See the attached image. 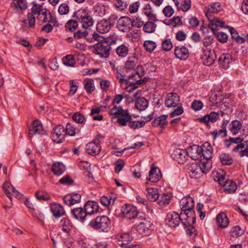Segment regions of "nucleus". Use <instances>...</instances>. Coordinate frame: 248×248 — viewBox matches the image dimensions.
Masks as SVG:
<instances>
[{
  "label": "nucleus",
  "instance_id": "obj_1",
  "mask_svg": "<svg viewBox=\"0 0 248 248\" xmlns=\"http://www.w3.org/2000/svg\"><path fill=\"white\" fill-rule=\"evenodd\" d=\"M109 114L117 118V122L121 126H125L128 122L129 127L135 129L143 127L145 125L144 121H132V116L128 110L124 109L122 107L114 106L109 111Z\"/></svg>",
  "mask_w": 248,
  "mask_h": 248
},
{
  "label": "nucleus",
  "instance_id": "obj_2",
  "mask_svg": "<svg viewBox=\"0 0 248 248\" xmlns=\"http://www.w3.org/2000/svg\"><path fill=\"white\" fill-rule=\"evenodd\" d=\"M193 199L190 196L184 197L180 202V206L183 214L187 215L185 224H192L195 222L196 217L193 208L194 207Z\"/></svg>",
  "mask_w": 248,
  "mask_h": 248
},
{
  "label": "nucleus",
  "instance_id": "obj_3",
  "mask_svg": "<svg viewBox=\"0 0 248 248\" xmlns=\"http://www.w3.org/2000/svg\"><path fill=\"white\" fill-rule=\"evenodd\" d=\"M117 38L115 36H110L105 39L102 43H98L93 46L94 52L100 57L107 58L108 57L111 49L110 45L115 44Z\"/></svg>",
  "mask_w": 248,
  "mask_h": 248
},
{
  "label": "nucleus",
  "instance_id": "obj_4",
  "mask_svg": "<svg viewBox=\"0 0 248 248\" xmlns=\"http://www.w3.org/2000/svg\"><path fill=\"white\" fill-rule=\"evenodd\" d=\"M187 215L182 212L180 214L176 212H170L167 214L165 219L166 223L170 227L176 228L181 224L185 229L191 224H185Z\"/></svg>",
  "mask_w": 248,
  "mask_h": 248
},
{
  "label": "nucleus",
  "instance_id": "obj_5",
  "mask_svg": "<svg viewBox=\"0 0 248 248\" xmlns=\"http://www.w3.org/2000/svg\"><path fill=\"white\" fill-rule=\"evenodd\" d=\"M89 226L99 232H108L111 229V222L106 216H100L91 220Z\"/></svg>",
  "mask_w": 248,
  "mask_h": 248
},
{
  "label": "nucleus",
  "instance_id": "obj_6",
  "mask_svg": "<svg viewBox=\"0 0 248 248\" xmlns=\"http://www.w3.org/2000/svg\"><path fill=\"white\" fill-rule=\"evenodd\" d=\"M73 17H77L78 19L81 20L82 26L84 29H88L92 27L94 21L91 16L85 9H80L75 13Z\"/></svg>",
  "mask_w": 248,
  "mask_h": 248
},
{
  "label": "nucleus",
  "instance_id": "obj_7",
  "mask_svg": "<svg viewBox=\"0 0 248 248\" xmlns=\"http://www.w3.org/2000/svg\"><path fill=\"white\" fill-rule=\"evenodd\" d=\"M135 222L139 223L137 226V230L142 235H147L154 229V225L146 218L145 214Z\"/></svg>",
  "mask_w": 248,
  "mask_h": 248
},
{
  "label": "nucleus",
  "instance_id": "obj_8",
  "mask_svg": "<svg viewBox=\"0 0 248 248\" xmlns=\"http://www.w3.org/2000/svg\"><path fill=\"white\" fill-rule=\"evenodd\" d=\"M121 212L124 217L127 220L134 219V222L142 217L144 214L142 213H138L136 208L130 204H125L123 206Z\"/></svg>",
  "mask_w": 248,
  "mask_h": 248
},
{
  "label": "nucleus",
  "instance_id": "obj_9",
  "mask_svg": "<svg viewBox=\"0 0 248 248\" xmlns=\"http://www.w3.org/2000/svg\"><path fill=\"white\" fill-rule=\"evenodd\" d=\"M45 8H43V6L39 4H37L35 2H33V6L31 8V12L29 13L27 15V19L23 21L25 24L27 22L30 27H34L35 25V18L34 15H39V14L42 12V10H44Z\"/></svg>",
  "mask_w": 248,
  "mask_h": 248
},
{
  "label": "nucleus",
  "instance_id": "obj_10",
  "mask_svg": "<svg viewBox=\"0 0 248 248\" xmlns=\"http://www.w3.org/2000/svg\"><path fill=\"white\" fill-rule=\"evenodd\" d=\"M65 135V128L62 126L59 125L53 129L51 137L53 141L60 143L64 140Z\"/></svg>",
  "mask_w": 248,
  "mask_h": 248
},
{
  "label": "nucleus",
  "instance_id": "obj_11",
  "mask_svg": "<svg viewBox=\"0 0 248 248\" xmlns=\"http://www.w3.org/2000/svg\"><path fill=\"white\" fill-rule=\"evenodd\" d=\"M37 19L40 23L48 22L52 24L53 26H58L57 20L52 16L50 11L46 8L42 10V12L37 16Z\"/></svg>",
  "mask_w": 248,
  "mask_h": 248
},
{
  "label": "nucleus",
  "instance_id": "obj_12",
  "mask_svg": "<svg viewBox=\"0 0 248 248\" xmlns=\"http://www.w3.org/2000/svg\"><path fill=\"white\" fill-rule=\"evenodd\" d=\"M117 17L115 15H112L109 18V21L106 19L101 20L97 24L96 29L100 33H105L108 32L111 28L110 22L112 20L117 19Z\"/></svg>",
  "mask_w": 248,
  "mask_h": 248
},
{
  "label": "nucleus",
  "instance_id": "obj_13",
  "mask_svg": "<svg viewBox=\"0 0 248 248\" xmlns=\"http://www.w3.org/2000/svg\"><path fill=\"white\" fill-rule=\"evenodd\" d=\"M202 59L204 64L207 66L212 65L217 59V56L214 50L203 49Z\"/></svg>",
  "mask_w": 248,
  "mask_h": 248
},
{
  "label": "nucleus",
  "instance_id": "obj_14",
  "mask_svg": "<svg viewBox=\"0 0 248 248\" xmlns=\"http://www.w3.org/2000/svg\"><path fill=\"white\" fill-rule=\"evenodd\" d=\"M117 27L120 31L128 32L132 27V20L127 16L121 17L117 21Z\"/></svg>",
  "mask_w": 248,
  "mask_h": 248
},
{
  "label": "nucleus",
  "instance_id": "obj_15",
  "mask_svg": "<svg viewBox=\"0 0 248 248\" xmlns=\"http://www.w3.org/2000/svg\"><path fill=\"white\" fill-rule=\"evenodd\" d=\"M100 138H101V136L96 138L93 141L89 143L86 145V150L89 154L96 155L100 152L101 150L99 140Z\"/></svg>",
  "mask_w": 248,
  "mask_h": 248
},
{
  "label": "nucleus",
  "instance_id": "obj_16",
  "mask_svg": "<svg viewBox=\"0 0 248 248\" xmlns=\"http://www.w3.org/2000/svg\"><path fill=\"white\" fill-rule=\"evenodd\" d=\"M180 101L179 95L175 93H169L165 100V105L168 108H175Z\"/></svg>",
  "mask_w": 248,
  "mask_h": 248
},
{
  "label": "nucleus",
  "instance_id": "obj_17",
  "mask_svg": "<svg viewBox=\"0 0 248 248\" xmlns=\"http://www.w3.org/2000/svg\"><path fill=\"white\" fill-rule=\"evenodd\" d=\"M81 195L77 193H72L63 197V202L68 206L79 203L81 201Z\"/></svg>",
  "mask_w": 248,
  "mask_h": 248
},
{
  "label": "nucleus",
  "instance_id": "obj_18",
  "mask_svg": "<svg viewBox=\"0 0 248 248\" xmlns=\"http://www.w3.org/2000/svg\"><path fill=\"white\" fill-rule=\"evenodd\" d=\"M202 148L197 145H193L187 150V155L195 160L201 159Z\"/></svg>",
  "mask_w": 248,
  "mask_h": 248
},
{
  "label": "nucleus",
  "instance_id": "obj_19",
  "mask_svg": "<svg viewBox=\"0 0 248 248\" xmlns=\"http://www.w3.org/2000/svg\"><path fill=\"white\" fill-rule=\"evenodd\" d=\"M134 75H130V81H128L127 84L124 87V89L127 92H132L143 83L142 80L137 78H134Z\"/></svg>",
  "mask_w": 248,
  "mask_h": 248
},
{
  "label": "nucleus",
  "instance_id": "obj_20",
  "mask_svg": "<svg viewBox=\"0 0 248 248\" xmlns=\"http://www.w3.org/2000/svg\"><path fill=\"white\" fill-rule=\"evenodd\" d=\"M72 216L76 219L84 223L88 219V215L85 210L81 207H78L71 210Z\"/></svg>",
  "mask_w": 248,
  "mask_h": 248
},
{
  "label": "nucleus",
  "instance_id": "obj_21",
  "mask_svg": "<svg viewBox=\"0 0 248 248\" xmlns=\"http://www.w3.org/2000/svg\"><path fill=\"white\" fill-rule=\"evenodd\" d=\"M115 237L118 245L122 248L126 245L127 243H130L133 240L132 237L127 232L117 233L115 235Z\"/></svg>",
  "mask_w": 248,
  "mask_h": 248
},
{
  "label": "nucleus",
  "instance_id": "obj_22",
  "mask_svg": "<svg viewBox=\"0 0 248 248\" xmlns=\"http://www.w3.org/2000/svg\"><path fill=\"white\" fill-rule=\"evenodd\" d=\"M187 156V152L180 149L174 150L171 154L172 158L179 164L184 163L186 160Z\"/></svg>",
  "mask_w": 248,
  "mask_h": 248
},
{
  "label": "nucleus",
  "instance_id": "obj_23",
  "mask_svg": "<svg viewBox=\"0 0 248 248\" xmlns=\"http://www.w3.org/2000/svg\"><path fill=\"white\" fill-rule=\"evenodd\" d=\"M187 170L189 176L191 178H199L202 174L200 164L198 162L189 164Z\"/></svg>",
  "mask_w": 248,
  "mask_h": 248
},
{
  "label": "nucleus",
  "instance_id": "obj_24",
  "mask_svg": "<svg viewBox=\"0 0 248 248\" xmlns=\"http://www.w3.org/2000/svg\"><path fill=\"white\" fill-rule=\"evenodd\" d=\"M84 208L88 216L98 213L99 206L98 202L93 201H89L84 204Z\"/></svg>",
  "mask_w": 248,
  "mask_h": 248
},
{
  "label": "nucleus",
  "instance_id": "obj_25",
  "mask_svg": "<svg viewBox=\"0 0 248 248\" xmlns=\"http://www.w3.org/2000/svg\"><path fill=\"white\" fill-rule=\"evenodd\" d=\"M218 63L221 67L227 69L232 63V56L229 53L221 54L218 59Z\"/></svg>",
  "mask_w": 248,
  "mask_h": 248
},
{
  "label": "nucleus",
  "instance_id": "obj_26",
  "mask_svg": "<svg viewBox=\"0 0 248 248\" xmlns=\"http://www.w3.org/2000/svg\"><path fill=\"white\" fill-rule=\"evenodd\" d=\"M175 57L181 60H186L189 56V52L187 48L184 46H177L174 49Z\"/></svg>",
  "mask_w": 248,
  "mask_h": 248
},
{
  "label": "nucleus",
  "instance_id": "obj_27",
  "mask_svg": "<svg viewBox=\"0 0 248 248\" xmlns=\"http://www.w3.org/2000/svg\"><path fill=\"white\" fill-rule=\"evenodd\" d=\"M36 134L39 135H43L44 134L43 126L38 120L34 121L29 130V136L31 138L34 134Z\"/></svg>",
  "mask_w": 248,
  "mask_h": 248
},
{
  "label": "nucleus",
  "instance_id": "obj_28",
  "mask_svg": "<svg viewBox=\"0 0 248 248\" xmlns=\"http://www.w3.org/2000/svg\"><path fill=\"white\" fill-rule=\"evenodd\" d=\"M149 173V176L147 179L152 182L158 181L162 177L160 170L155 167L152 166Z\"/></svg>",
  "mask_w": 248,
  "mask_h": 248
},
{
  "label": "nucleus",
  "instance_id": "obj_29",
  "mask_svg": "<svg viewBox=\"0 0 248 248\" xmlns=\"http://www.w3.org/2000/svg\"><path fill=\"white\" fill-rule=\"evenodd\" d=\"M201 147L202 148V155L203 158L211 159L213 153L211 145L208 142H206Z\"/></svg>",
  "mask_w": 248,
  "mask_h": 248
},
{
  "label": "nucleus",
  "instance_id": "obj_30",
  "mask_svg": "<svg viewBox=\"0 0 248 248\" xmlns=\"http://www.w3.org/2000/svg\"><path fill=\"white\" fill-rule=\"evenodd\" d=\"M50 210L55 217H59L65 214L63 207L59 203H52L50 205Z\"/></svg>",
  "mask_w": 248,
  "mask_h": 248
},
{
  "label": "nucleus",
  "instance_id": "obj_31",
  "mask_svg": "<svg viewBox=\"0 0 248 248\" xmlns=\"http://www.w3.org/2000/svg\"><path fill=\"white\" fill-rule=\"evenodd\" d=\"M217 224L220 228H225L229 224V219L224 213L218 214L216 217Z\"/></svg>",
  "mask_w": 248,
  "mask_h": 248
},
{
  "label": "nucleus",
  "instance_id": "obj_32",
  "mask_svg": "<svg viewBox=\"0 0 248 248\" xmlns=\"http://www.w3.org/2000/svg\"><path fill=\"white\" fill-rule=\"evenodd\" d=\"M221 10V6L219 2H214L208 5L205 14L206 16L209 18L211 17L212 13H217Z\"/></svg>",
  "mask_w": 248,
  "mask_h": 248
},
{
  "label": "nucleus",
  "instance_id": "obj_33",
  "mask_svg": "<svg viewBox=\"0 0 248 248\" xmlns=\"http://www.w3.org/2000/svg\"><path fill=\"white\" fill-rule=\"evenodd\" d=\"M58 226L63 232H68L72 229L73 225L68 218L63 217L60 221Z\"/></svg>",
  "mask_w": 248,
  "mask_h": 248
},
{
  "label": "nucleus",
  "instance_id": "obj_34",
  "mask_svg": "<svg viewBox=\"0 0 248 248\" xmlns=\"http://www.w3.org/2000/svg\"><path fill=\"white\" fill-rule=\"evenodd\" d=\"M167 118L168 115H162L155 118L152 122V126L155 127L160 126L162 129L164 128L168 124Z\"/></svg>",
  "mask_w": 248,
  "mask_h": 248
},
{
  "label": "nucleus",
  "instance_id": "obj_35",
  "mask_svg": "<svg viewBox=\"0 0 248 248\" xmlns=\"http://www.w3.org/2000/svg\"><path fill=\"white\" fill-rule=\"evenodd\" d=\"M146 197L148 200L151 202H155L158 198V192L156 188L154 187H148L146 188Z\"/></svg>",
  "mask_w": 248,
  "mask_h": 248
},
{
  "label": "nucleus",
  "instance_id": "obj_36",
  "mask_svg": "<svg viewBox=\"0 0 248 248\" xmlns=\"http://www.w3.org/2000/svg\"><path fill=\"white\" fill-rule=\"evenodd\" d=\"M200 164L201 168L202 173H206L210 171L212 168V161L211 159H204L202 160L201 159Z\"/></svg>",
  "mask_w": 248,
  "mask_h": 248
},
{
  "label": "nucleus",
  "instance_id": "obj_37",
  "mask_svg": "<svg viewBox=\"0 0 248 248\" xmlns=\"http://www.w3.org/2000/svg\"><path fill=\"white\" fill-rule=\"evenodd\" d=\"M53 173L57 176L61 175L65 170V166L61 162L54 163L51 168Z\"/></svg>",
  "mask_w": 248,
  "mask_h": 248
},
{
  "label": "nucleus",
  "instance_id": "obj_38",
  "mask_svg": "<svg viewBox=\"0 0 248 248\" xmlns=\"http://www.w3.org/2000/svg\"><path fill=\"white\" fill-rule=\"evenodd\" d=\"M84 88L88 93H91L95 90L94 81L92 78H86L83 80Z\"/></svg>",
  "mask_w": 248,
  "mask_h": 248
},
{
  "label": "nucleus",
  "instance_id": "obj_39",
  "mask_svg": "<svg viewBox=\"0 0 248 248\" xmlns=\"http://www.w3.org/2000/svg\"><path fill=\"white\" fill-rule=\"evenodd\" d=\"M148 101L144 97L139 98L135 101V107L139 110H144L148 106Z\"/></svg>",
  "mask_w": 248,
  "mask_h": 248
},
{
  "label": "nucleus",
  "instance_id": "obj_40",
  "mask_svg": "<svg viewBox=\"0 0 248 248\" xmlns=\"http://www.w3.org/2000/svg\"><path fill=\"white\" fill-rule=\"evenodd\" d=\"M128 46L126 44H122L116 49V53L120 57H125L128 54Z\"/></svg>",
  "mask_w": 248,
  "mask_h": 248
},
{
  "label": "nucleus",
  "instance_id": "obj_41",
  "mask_svg": "<svg viewBox=\"0 0 248 248\" xmlns=\"http://www.w3.org/2000/svg\"><path fill=\"white\" fill-rule=\"evenodd\" d=\"M242 127L241 123L238 120H234L229 125V130L233 135L238 134Z\"/></svg>",
  "mask_w": 248,
  "mask_h": 248
},
{
  "label": "nucleus",
  "instance_id": "obj_42",
  "mask_svg": "<svg viewBox=\"0 0 248 248\" xmlns=\"http://www.w3.org/2000/svg\"><path fill=\"white\" fill-rule=\"evenodd\" d=\"M158 204L161 206H165L170 202V196L166 194H159L158 198L156 200Z\"/></svg>",
  "mask_w": 248,
  "mask_h": 248
},
{
  "label": "nucleus",
  "instance_id": "obj_43",
  "mask_svg": "<svg viewBox=\"0 0 248 248\" xmlns=\"http://www.w3.org/2000/svg\"><path fill=\"white\" fill-rule=\"evenodd\" d=\"M225 191L229 193H233L237 189V186L235 182L232 181H226L224 183Z\"/></svg>",
  "mask_w": 248,
  "mask_h": 248
},
{
  "label": "nucleus",
  "instance_id": "obj_44",
  "mask_svg": "<svg viewBox=\"0 0 248 248\" xmlns=\"http://www.w3.org/2000/svg\"><path fill=\"white\" fill-rule=\"evenodd\" d=\"M156 25L155 22L152 21H148L144 24L143 26V30L147 33H151L154 32L155 31Z\"/></svg>",
  "mask_w": 248,
  "mask_h": 248
},
{
  "label": "nucleus",
  "instance_id": "obj_45",
  "mask_svg": "<svg viewBox=\"0 0 248 248\" xmlns=\"http://www.w3.org/2000/svg\"><path fill=\"white\" fill-rule=\"evenodd\" d=\"M229 31L232 38L237 42L239 43H244L245 42L246 39L244 37L240 36L237 31L233 28L231 27Z\"/></svg>",
  "mask_w": 248,
  "mask_h": 248
},
{
  "label": "nucleus",
  "instance_id": "obj_46",
  "mask_svg": "<svg viewBox=\"0 0 248 248\" xmlns=\"http://www.w3.org/2000/svg\"><path fill=\"white\" fill-rule=\"evenodd\" d=\"M220 160L223 165H230L233 161L232 156L227 154H222L220 156Z\"/></svg>",
  "mask_w": 248,
  "mask_h": 248
},
{
  "label": "nucleus",
  "instance_id": "obj_47",
  "mask_svg": "<svg viewBox=\"0 0 248 248\" xmlns=\"http://www.w3.org/2000/svg\"><path fill=\"white\" fill-rule=\"evenodd\" d=\"M63 63L67 66L73 67L76 63V61L73 55H67L62 59Z\"/></svg>",
  "mask_w": 248,
  "mask_h": 248
},
{
  "label": "nucleus",
  "instance_id": "obj_48",
  "mask_svg": "<svg viewBox=\"0 0 248 248\" xmlns=\"http://www.w3.org/2000/svg\"><path fill=\"white\" fill-rule=\"evenodd\" d=\"M78 22L73 19L68 20L65 25V28L66 30L70 31H74L78 27Z\"/></svg>",
  "mask_w": 248,
  "mask_h": 248
},
{
  "label": "nucleus",
  "instance_id": "obj_49",
  "mask_svg": "<svg viewBox=\"0 0 248 248\" xmlns=\"http://www.w3.org/2000/svg\"><path fill=\"white\" fill-rule=\"evenodd\" d=\"M218 27L221 28H225V23L221 20H220L218 18H215L214 19L212 20V23L210 24V27L211 29L213 31H215L217 30V28Z\"/></svg>",
  "mask_w": 248,
  "mask_h": 248
},
{
  "label": "nucleus",
  "instance_id": "obj_50",
  "mask_svg": "<svg viewBox=\"0 0 248 248\" xmlns=\"http://www.w3.org/2000/svg\"><path fill=\"white\" fill-rule=\"evenodd\" d=\"M145 49L148 52H153L156 47V43L151 40H146L143 44Z\"/></svg>",
  "mask_w": 248,
  "mask_h": 248
},
{
  "label": "nucleus",
  "instance_id": "obj_51",
  "mask_svg": "<svg viewBox=\"0 0 248 248\" xmlns=\"http://www.w3.org/2000/svg\"><path fill=\"white\" fill-rule=\"evenodd\" d=\"M231 236L233 237H238L244 233V231L239 226L233 227L231 231Z\"/></svg>",
  "mask_w": 248,
  "mask_h": 248
},
{
  "label": "nucleus",
  "instance_id": "obj_52",
  "mask_svg": "<svg viewBox=\"0 0 248 248\" xmlns=\"http://www.w3.org/2000/svg\"><path fill=\"white\" fill-rule=\"evenodd\" d=\"M14 6L17 11L25 10L27 8V4L25 0H14Z\"/></svg>",
  "mask_w": 248,
  "mask_h": 248
},
{
  "label": "nucleus",
  "instance_id": "obj_53",
  "mask_svg": "<svg viewBox=\"0 0 248 248\" xmlns=\"http://www.w3.org/2000/svg\"><path fill=\"white\" fill-rule=\"evenodd\" d=\"M145 72L144 68L142 66L138 65L136 68V71L135 70L134 72H132L131 75H134V78H137V79H140L144 76Z\"/></svg>",
  "mask_w": 248,
  "mask_h": 248
},
{
  "label": "nucleus",
  "instance_id": "obj_54",
  "mask_svg": "<svg viewBox=\"0 0 248 248\" xmlns=\"http://www.w3.org/2000/svg\"><path fill=\"white\" fill-rule=\"evenodd\" d=\"M221 100L222 96L220 95H218L216 93H212L209 97V101L213 105H216L219 103L221 102Z\"/></svg>",
  "mask_w": 248,
  "mask_h": 248
},
{
  "label": "nucleus",
  "instance_id": "obj_55",
  "mask_svg": "<svg viewBox=\"0 0 248 248\" xmlns=\"http://www.w3.org/2000/svg\"><path fill=\"white\" fill-rule=\"evenodd\" d=\"M70 89L68 92V95L70 96L73 95L77 92L78 83L74 80H70L69 81Z\"/></svg>",
  "mask_w": 248,
  "mask_h": 248
},
{
  "label": "nucleus",
  "instance_id": "obj_56",
  "mask_svg": "<svg viewBox=\"0 0 248 248\" xmlns=\"http://www.w3.org/2000/svg\"><path fill=\"white\" fill-rule=\"evenodd\" d=\"M3 188L5 191V194L9 198L11 201H12V193L11 192V189H13V186L9 182H5L3 185Z\"/></svg>",
  "mask_w": 248,
  "mask_h": 248
},
{
  "label": "nucleus",
  "instance_id": "obj_57",
  "mask_svg": "<svg viewBox=\"0 0 248 248\" xmlns=\"http://www.w3.org/2000/svg\"><path fill=\"white\" fill-rule=\"evenodd\" d=\"M136 65V62L134 61H127L125 64V71L127 73L134 72Z\"/></svg>",
  "mask_w": 248,
  "mask_h": 248
},
{
  "label": "nucleus",
  "instance_id": "obj_58",
  "mask_svg": "<svg viewBox=\"0 0 248 248\" xmlns=\"http://www.w3.org/2000/svg\"><path fill=\"white\" fill-rule=\"evenodd\" d=\"M100 111L99 108H95L92 109L91 115L93 116V119L94 121H101L103 119V116L99 115Z\"/></svg>",
  "mask_w": 248,
  "mask_h": 248
},
{
  "label": "nucleus",
  "instance_id": "obj_59",
  "mask_svg": "<svg viewBox=\"0 0 248 248\" xmlns=\"http://www.w3.org/2000/svg\"><path fill=\"white\" fill-rule=\"evenodd\" d=\"M215 35L217 39L220 42L224 43L227 42L228 36L226 33L220 31L217 32Z\"/></svg>",
  "mask_w": 248,
  "mask_h": 248
},
{
  "label": "nucleus",
  "instance_id": "obj_60",
  "mask_svg": "<svg viewBox=\"0 0 248 248\" xmlns=\"http://www.w3.org/2000/svg\"><path fill=\"white\" fill-rule=\"evenodd\" d=\"M211 135L214 139L217 137H225L227 136V130L226 129H221L218 131H214L211 133Z\"/></svg>",
  "mask_w": 248,
  "mask_h": 248
},
{
  "label": "nucleus",
  "instance_id": "obj_61",
  "mask_svg": "<svg viewBox=\"0 0 248 248\" xmlns=\"http://www.w3.org/2000/svg\"><path fill=\"white\" fill-rule=\"evenodd\" d=\"M72 118L73 120L77 123L82 124L85 120V117L84 115L79 112L75 113L72 116Z\"/></svg>",
  "mask_w": 248,
  "mask_h": 248
},
{
  "label": "nucleus",
  "instance_id": "obj_62",
  "mask_svg": "<svg viewBox=\"0 0 248 248\" xmlns=\"http://www.w3.org/2000/svg\"><path fill=\"white\" fill-rule=\"evenodd\" d=\"M114 199H109L108 197L105 196L101 197L100 199L101 203L103 205L106 207L108 206L111 203L112 204H114Z\"/></svg>",
  "mask_w": 248,
  "mask_h": 248
},
{
  "label": "nucleus",
  "instance_id": "obj_63",
  "mask_svg": "<svg viewBox=\"0 0 248 248\" xmlns=\"http://www.w3.org/2000/svg\"><path fill=\"white\" fill-rule=\"evenodd\" d=\"M66 134L71 136H73L76 134V128L71 124L68 123L65 128Z\"/></svg>",
  "mask_w": 248,
  "mask_h": 248
},
{
  "label": "nucleus",
  "instance_id": "obj_64",
  "mask_svg": "<svg viewBox=\"0 0 248 248\" xmlns=\"http://www.w3.org/2000/svg\"><path fill=\"white\" fill-rule=\"evenodd\" d=\"M69 11V8L66 3L61 4L58 8L59 13L61 15H66Z\"/></svg>",
  "mask_w": 248,
  "mask_h": 248
}]
</instances>
